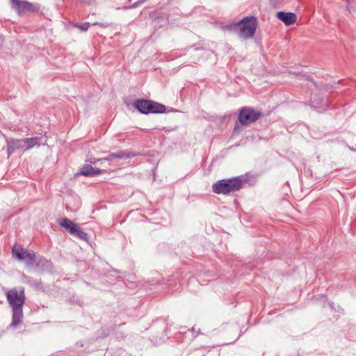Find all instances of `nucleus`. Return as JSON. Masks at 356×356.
Instances as JSON below:
<instances>
[{
    "instance_id": "4",
    "label": "nucleus",
    "mask_w": 356,
    "mask_h": 356,
    "mask_svg": "<svg viewBox=\"0 0 356 356\" xmlns=\"http://www.w3.org/2000/svg\"><path fill=\"white\" fill-rule=\"evenodd\" d=\"M134 106L143 114L163 113L165 112V106L163 104L148 99H137L134 102Z\"/></svg>"
},
{
    "instance_id": "7",
    "label": "nucleus",
    "mask_w": 356,
    "mask_h": 356,
    "mask_svg": "<svg viewBox=\"0 0 356 356\" xmlns=\"http://www.w3.org/2000/svg\"><path fill=\"white\" fill-rule=\"evenodd\" d=\"M11 8L15 10L19 16L34 11L33 5L26 0H10Z\"/></svg>"
},
{
    "instance_id": "19",
    "label": "nucleus",
    "mask_w": 356,
    "mask_h": 356,
    "mask_svg": "<svg viewBox=\"0 0 356 356\" xmlns=\"http://www.w3.org/2000/svg\"><path fill=\"white\" fill-rule=\"evenodd\" d=\"M90 163H94V164H95V163H97V161H98V159H97V160L94 159V160H90Z\"/></svg>"
},
{
    "instance_id": "21",
    "label": "nucleus",
    "mask_w": 356,
    "mask_h": 356,
    "mask_svg": "<svg viewBox=\"0 0 356 356\" xmlns=\"http://www.w3.org/2000/svg\"><path fill=\"white\" fill-rule=\"evenodd\" d=\"M191 331H192V332H195V327H193L191 328Z\"/></svg>"
},
{
    "instance_id": "11",
    "label": "nucleus",
    "mask_w": 356,
    "mask_h": 356,
    "mask_svg": "<svg viewBox=\"0 0 356 356\" xmlns=\"http://www.w3.org/2000/svg\"><path fill=\"white\" fill-rule=\"evenodd\" d=\"M13 317L11 326L16 327L19 324L22 322L23 319V309L22 307L12 308Z\"/></svg>"
},
{
    "instance_id": "8",
    "label": "nucleus",
    "mask_w": 356,
    "mask_h": 356,
    "mask_svg": "<svg viewBox=\"0 0 356 356\" xmlns=\"http://www.w3.org/2000/svg\"><path fill=\"white\" fill-rule=\"evenodd\" d=\"M7 153L9 157L16 150L24 147L23 139L8 138L6 139Z\"/></svg>"
},
{
    "instance_id": "5",
    "label": "nucleus",
    "mask_w": 356,
    "mask_h": 356,
    "mask_svg": "<svg viewBox=\"0 0 356 356\" xmlns=\"http://www.w3.org/2000/svg\"><path fill=\"white\" fill-rule=\"evenodd\" d=\"M12 253L14 257L19 261H24L26 266H32L36 261V254L33 250H28L20 245L15 244L12 248Z\"/></svg>"
},
{
    "instance_id": "3",
    "label": "nucleus",
    "mask_w": 356,
    "mask_h": 356,
    "mask_svg": "<svg viewBox=\"0 0 356 356\" xmlns=\"http://www.w3.org/2000/svg\"><path fill=\"white\" fill-rule=\"evenodd\" d=\"M262 115L261 111L252 107L243 106L238 111L237 120L235 122L234 131L236 132L240 125L248 126L255 122Z\"/></svg>"
},
{
    "instance_id": "1",
    "label": "nucleus",
    "mask_w": 356,
    "mask_h": 356,
    "mask_svg": "<svg viewBox=\"0 0 356 356\" xmlns=\"http://www.w3.org/2000/svg\"><path fill=\"white\" fill-rule=\"evenodd\" d=\"M243 186V180L236 177L217 181L212 185V191L216 194L229 195L240 191Z\"/></svg>"
},
{
    "instance_id": "16",
    "label": "nucleus",
    "mask_w": 356,
    "mask_h": 356,
    "mask_svg": "<svg viewBox=\"0 0 356 356\" xmlns=\"http://www.w3.org/2000/svg\"><path fill=\"white\" fill-rule=\"evenodd\" d=\"M71 235L76 236L79 239L83 241H88V234L85 232L83 229H81L78 225H76L74 227V232L71 234Z\"/></svg>"
},
{
    "instance_id": "20",
    "label": "nucleus",
    "mask_w": 356,
    "mask_h": 356,
    "mask_svg": "<svg viewBox=\"0 0 356 356\" xmlns=\"http://www.w3.org/2000/svg\"><path fill=\"white\" fill-rule=\"evenodd\" d=\"M347 8L350 11V8L349 7V1H348Z\"/></svg>"
},
{
    "instance_id": "15",
    "label": "nucleus",
    "mask_w": 356,
    "mask_h": 356,
    "mask_svg": "<svg viewBox=\"0 0 356 356\" xmlns=\"http://www.w3.org/2000/svg\"><path fill=\"white\" fill-rule=\"evenodd\" d=\"M140 154L135 152H129L127 150H120L117 152L113 153V156L115 159H122L133 158L138 156Z\"/></svg>"
},
{
    "instance_id": "18",
    "label": "nucleus",
    "mask_w": 356,
    "mask_h": 356,
    "mask_svg": "<svg viewBox=\"0 0 356 356\" xmlns=\"http://www.w3.org/2000/svg\"><path fill=\"white\" fill-rule=\"evenodd\" d=\"M112 156H113V153H110L107 156L102 158V159H99L98 161H113L114 159V157Z\"/></svg>"
},
{
    "instance_id": "12",
    "label": "nucleus",
    "mask_w": 356,
    "mask_h": 356,
    "mask_svg": "<svg viewBox=\"0 0 356 356\" xmlns=\"http://www.w3.org/2000/svg\"><path fill=\"white\" fill-rule=\"evenodd\" d=\"M24 145L26 144L25 150H29L35 146H40L42 143V137H33L24 138Z\"/></svg>"
},
{
    "instance_id": "10",
    "label": "nucleus",
    "mask_w": 356,
    "mask_h": 356,
    "mask_svg": "<svg viewBox=\"0 0 356 356\" xmlns=\"http://www.w3.org/2000/svg\"><path fill=\"white\" fill-rule=\"evenodd\" d=\"M277 17L286 25L289 26L296 22L297 17L293 13L279 11L276 14Z\"/></svg>"
},
{
    "instance_id": "14",
    "label": "nucleus",
    "mask_w": 356,
    "mask_h": 356,
    "mask_svg": "<svg viewBox=\"0 0 356 356\" xmlns=\"http://www.w3.org/2000/svg\"><path fill=\"white\" fill-rule=\"evenodd\" d=\"M58 224L60 227H63L67 232H68L70 234L74 232V227L76 225L72 220H69L67 218H61Z\"/></svg>"
},
{
    "instance_id": "6",
    "label": "nucleus",
    "mask_w": 356,
    "mask_h": 356,
    "mask_svg": "<svg viewBox=\"0 0 356 356\" xmlns=\"http://www.w3.org/2000/svg\"><path fill=\"white\" fill-rule=\"evenodd\" d=\"M6 297L11 308L23 307L26 299L24 289H12L8 291Z\"/></svg>"
},
{
    "instance_id": "2",
    "label": "nucleus",
    "mask_w": 356,
    "mask_h": 356,
    "mask_svg": "<svg viewBox=\"0 0 356 356\" xmlns=\"http://www.w3.org/2000/svg\"><path fill=\"white\" fill-rule=\"evenodd\" d=\"M238 26H239L238 35L240 38L243 39L252 38L257 27V19L254 16H248L229 26L230 29Z\"/></svg>"
},
{
    "instance_id": "13",
    "label": "nucleus",
    "mask_w": 356,
    "mask_h": 356,
    "mask_svg": "<svg viewBox=\"0 0 356 356\" xmlns=\"http://www.w3.org/2000/svg\"><path fill=\"white\" fill-rule=\"evenodd\" d=\"M34 265L38 269L44 270L51 267V262L42 256L36 255V261Z\"/></svg>"
},
{
    "instance_id": "9",
    "label": "nucleus",
    "mask_w": 356,
    "mask_h": 356,
    "mask_svg": "<svg viewBox=\"0 0 356 356\" xmlns=\"http://www.w3.org/2000/svg\"><path fill=\"white\" fill-rule=\"evenodd\" d=\"M104 170H101L97 168H93L92 165L89 164H86L81 168L79 172L77 174L86 177H93L99 175L104 172Z\"/></svg>"
},
{
    "instance_id": "22",
    "label": "nucleus",
    "mask_w": 356,
    "mask_h": 356,
    "mask_svg": "<svg viewBox=\"0 0 356 356\" xmlns=\"http://www.w3.org/2000/svg\"><path fill=\"white\" fill-rule=\"evenodd\" d=\"M96 24H98L97 23ZM102 27H105V26H104L102 24H99Z\"/></svg>"
},
{
    "instance_id": "17",
    "label": "nucleus",
    "mask_w": 356,
    "mask_h": 356,
    "mask_svg": "<svg viewBox=\"0 0 356 356\" xmlns=\"http://www.w3.org/2000/svg\"><path fill=\"white\" fill-rule=\"evenodd\" d=\"M76 26L78 27L81 31H86L89 29V27L90 26V24L89 22H84V23H81V24H76Z\"/></svg>"
}]
</instances>
